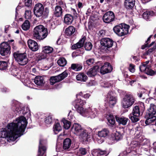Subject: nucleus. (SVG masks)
Listing matches in <instances>:
<instances>
[{
	"mask_svg": "<svg viewBox=\"0 0 156 156\" xmlns=\"http://www.w3.org/2000/svg\"><path fill=\"white\" fill-rule=\"evenodd\" d=\"M27 122L23 116H20L7 126V129L4 128L0 132V146L5 144L7 141L10 142L15 140L23 135Z\"/></svg>",
	"mask_w": 156,
	"mask_h": 156,
	"instance_id": "f257e3e1",
	"label": "nucleus"
},
{
	"mask_svg": "<svg viewBox=\"0 0 156 156\" xmlns=\"http://www.w3.org/2000/svg\"><path fill=\"white\" fill-rule=\"evenodd\" d=\"M76 97L77 99L75 101V108L78 112L83 116L91 119L94 118L98 116V111L96 108L92 106L84 108L82 106L85 105L86 101L79 99L78 97Z\"/></svg>",
	"mask_w": 156,
	"mask_h": 156,
	"instance_id": "f03ea898",
	"label": "nucleus"
},
{
	"mask_svg": "<svg viewBox=\"0 0 156 156\" xmlns=\"http://www.w3.org/2000/svg\"><path fill=\"white\" fill-rule=\"evenodd\" d=\"M33 33L34 38L39 40L44 39L48 35L47 29L42 25L36 26L34 29Z\"/></svg>",
	"mask_w": 156,
	"mask_h": 156,
	"instance_id": "7ed1b4c3",
	"label": "nucleus"
},
{
	"mask_svg": "<svg viewBox=\"0 0 156 156\" xmlns=\"http://www.w3.org/2000/svg\"><path fill=\"white\" fill-rule=\"evenodd\" d=\"M71 131L74 134L79 136L83 141H87L89 135L81 125L77 123H74L71 128Z\"/></svg>",
	"mask_w": 156,
	"mask_h": 156,
	"instance_id": "20e7f679",
	"label": "nucleus"
},
{
	"mask_svg": "<svg viewBox=\"0 0 156 156\" xmlns=\"http://www.w3.org/2000/svg\"><path fill=\"white\" fill-rule=\"evenodd\" d=\"M34 14L37 17H40L43 14L47 17L48 15L49 12V9L48 8H46L44 10V7L43 5L40 3H38L35 4L34 8Z\"/></svg>",
	"mask_w": 156,
	"mask_h": 156,
	"instance_id": "39448f33",
	"label": "nucleus"
},
{
	"mask_svg": "<svg viewBox=\"0 0 156 156\" xmlns=\"http://www.w3.org/2000/svg\"><path fill=\"white\" fill-rule=\"evenodd\" d=\"M156 114V106L153 104H151L148 112L147 113V119L145 121L146 125H149L153 122L156 119V116H154Z\"/></svg>",
	"mask_w": 156,
	"mask_h": 156,
	"instance_id": "423d86ee",
	"label": "nucleus"
},
{
	"mask_svg": "<svg viewBox=\"0 0 156 156\" xmlns=\"http://www.w3.org/2000/svg\"><path fill=\"white\" fill-rule=\"evenodd\" d=\"M129 26L125 23H121L114 27L113 30L114 32L119 36L126 34L128 32Z\"/></svg>",
	"mask_w": 156,
	"mask_h": 156,
	"instance_id": "0eeeda50",
	"label": "nucleus"
},
{
	"mask_svg": "<svg viewBox=\"0 0 156 156\" xmlns=\"http://www.w3.org/2000/svg\"><path fill=\"white\" fill-rule=\"evenodd\" d=\"M13 56L15 60L20 65H25L28 62V59L26 53L16 51L13 53Z\"/></svg>",
	"mask_w": 156,
	"mask_h": 156,
	"instance_id": "6e6552de",
	"label": "nucleus"
},
{
	"mask_svg": "<svg viewBox=\"0 0 156 156\" xmlns=\"http://www.w3.org/2000/svg\"><path fill=\"white\" fill-rule=\"evenodd\" d=\"M135 101V98L132 94H127L122 101V106L124 108H128L133 105Z\"/></svg>",
	"mask_w": 156,
	"mask_h": 156,
	"instance_id": "1a4fd4ad",
	"label": "nucleus"
},
{
	"mask_svg": "<svg viewBox=\"0 0 156 156\" xmlns=\"http://www.w3.org/2000/svg\"><path fill=\"white\" fill-rule=\"evenodd\" d=\"M0 54L2 56H7L10 53V47L7 42L2 43L0 46Z\"/></svg>",
	"mask_w": 156,
	"mask_h": 156,
	"instance_id": "9d476101",
	"label": "nucleus"
},
{
	"mask_svg": "<svg viewBox=\"0 0 156 156\" xmlns=\"http://www.w3.org/2000/svg\"><path fill=\"white\" fill-rule=\"evenodd\" d=\"M68 74L66 71H65L57 76L51 77L50 80L51 84L53 85L55 83L61 81L66 77Z\"/></svg>",
	"mask_w": 156,
	"mask_h": 156,
	"instance_id": "9b49d317",
	"label": "nucleus"
},
{
	"mask_svg": "<svg viewBox=\"0 0 156 156\" xmlns=\"http://www.w3.org/2000/svg\"><path fill=\"white\" fill-rule=\"evenodd\" d=\"M135 138L137 139V140L133 141L131 143V147H134L138 146L141 142L145 140L143 139V137L141 136L140 132L138 133V132H136L135 133Z\"/></svg>",
	"mask_w": 156,
	"mask_h": 156,
	"instance_id": "f8f14e48",
	"label": "nucleus"
},
{
	"mask_svg": "<svg viewBox=\"0 0 156 156\" xmlns=\"http://www.w3.org/2000/svg\"><path fill=\"white\" fill-rule=\"evenodd\" d=\"M115 18V15L112 11H108L103 16V19L104 22L108 23L113 21Z\"/></svg>",
	"mask_w": 156,
	"mask_h": 156,
	"instance_id": "ddd939ff",
	"label": "nucleus"
},
{
	"mask_svg": "<svg viewBox=\"0 0 156 156\" xmlns=\"http://www.w3.org/2000/svg\"><path fill=\"white\" fill-rule=\"evenodd\" d=\"M46 143V141L43 139H41L39 141L38 154L40 156H46L45 154L46 148L44 145Z\"/></svg>",
	"mask_w": 156,
	"mask_h": 156,
	"instance_id": "4468645a",
	"label": "nucleus"
},
{
	"mask_svg": "<svg viewBox=\"0 0 156 156\" xmlns=\"http://www.w3.org/2000/svg\"><path fill=\"white\" fill-rule=\"evenodd\" d=\"M107 100L110 107L114 106L117 102L116 98L113 96V93L112 91L109 92L107 95Z\"/></svg>",
	"mask_w": 156,
	"mask_h": 156,
	"instance_id": "2eb2a0df",
	"label": "nucleus"
},
{
	"mask_svg": "<svg viewBox=\"0 0 156 156\" xmlns=\"http://www.w3.org/2000/svg\"><path fill=\"white\" fill-rule=\"evenodd\" d=\"M113 41L109 38H103L101 40V44L107 48L111 47L113 44Z\"/></svg>",
	"mask_w": 156,
	"mask_h": 156,
	"instance_id": "dca6fc26",
	"label": "nucleus"
},
{
	"mask_svg": "<svg viewBox=\"0 0 156 156\" xmlns=\"http://www.w3.org/2000/svg\"><path fill=\"white\" fill-rule=\"evenodd\" d=\"M112 69V67L110 64L108 62H106L101 67L100 73L102 74H104L111 72Z\"/></svg>",
	"mask_w": 156,
	"mask_h": 156,
	"instance_id": "f3484780",
	"label": "nucleus"
},
{
	"mask_svg": "<svg viewBox=\"0 0 156 156\" xmlns=\"http://www.w3.org/2000/svg\"><path fill=\"white\" fill-rule=\"evenodd\" d=\"M27 44L29 48L33 51H36L38 50V44L34 41L32 40H29L27 41Z\"/></svg>",
	"mask_w": 156,
	"mask_h": 156,
	"instance_id": "a211bd4d",
	"label": "nucleus"
},
{
	"mask_svg": "<svg viewBox=\"0 0 156 156\" xmlns=\"http://www.w3.org/2000/svg\"><path fill=\"white\" fill-rule=\"evenodd\" d=\"M86 39V37L85 36H83L80 40L78 42L72 45L71 47L72 49H76L82 47Z\"/></svg>",
	"mask_w": 156,
	"mask_h": 156,
	"instance_id": "6ab92c4d",
	"label": "nucleus"
},
{
	"mask_svg": "<svg viewBox=\"0 0 156 156\" xmlns=\"http://www.w3.org/2000/svg\"><path fill=\"white\" fill-rule=\"evenodd\" d=\"M74 18L72 15L70 14H66L65 15L64 18V23L66 25H70L73 22Z\"/></svg>",
	"mask_w": 156,
	"mask_h": 156,
	"instance_id": "aec40b11",
	"label": "nucleus"
},
{
	"mask_svg": "<svg viewBox=\"0 0 156 156\" xmlns=\"http://www.w3.org/2000/svg\"><path fill=\"white\" fill-rule=\"evenodd\" d=\"M75 31V28L72 26H70L66 29L65 33L66 36L69 37L73 35Z\"/></svg>",
	"mask_w": 156,
	"mask_h": 156,
	"instance_id": "412c9836",
	"label": "nucleus"
},
{
	"mask_svg": "<svg viewBox=\"0 0 156 156\" xmlns=\"http://www.w3.org/2000/svg\"><path fill=\"white\" fill-rule=\"evenodd\" d=\"M115 119L116 121L119 125H126L127 124V122L128 121H129V119L127 118L122 117H115Z\"/></svg>",
	"mask_w": 156,
	"mask_h": 156,
	"instance_id": "4be33fe9",
	"label": "nucleus"
},
{
	"mask_svg": "<svg viewBox=\"0 0 156 156\" xmlns=\"http://www.w3.org/2000/svg\"><path fill=\"white\" fill-rule=\"evenodd\" d=\"M99 67L98 66H96L90 69L87 72V75L90 77H92L96 75L97 72L98 71Z\"/></svg>",
	"mask_w": 156,
	"mask_h": 156,
	"instance_id": "5701e85b",
	"label": "nucleus"
},
{
	"mask_svg": "<svg viewBox=\"0 0 156 156\" xmlns=\"http://www.w3.org/2000/svg\"><path fill=\"white\" fill-rule=\"evenodd\" d=\"M54 14L56 17H58L61 16L62 11V7L59 5H57L53 10Z\"/></svg>",
	"mask_w": 156,
	"mask_h": 156,
	"instance_id": "b1692460",
	"label": "nucleus"
},
{
	"mask_svg": "<svg viewBox=\"0 0 156 156\" xmlns=\"http://www.w3.org/2000/svg\"><path fill=\"white\" fill-rule=\"evenodd\" d=\"M156 16V13L152 11H147L144 12L143 14V18L146 20H147L151 17Z\"/></svg>",
	"mask_w": 156,
	"mask_h": 156,
	"instance_id": "393cba45",
	"label": "nucleus"
},
{
	"mask_svg": "<svg viewBox=\"0 0 156 156\" xmlns=\"http://www.w3.org/2000/svg\"><path fill=\"white\" fill-rule=\"evenodd\" d=\"M109 131L106 128H104L98 132V136L100 137H106L109 134Z\"/></svg>",
	"mask_w": 156,
	"mask_h": 156,
	"instance_id": "a878e982",
	"label": "nucleus"
},
{
	"mask_svg": "<svg viewBox=\"0 0 156 156\" xmlns=\"http://www.w3.org/2000/svg\"><path fill=\"white\" fill-rule=\"evenodd\" d=\"M135 4V0H125L124 5L127 9H132Z\"/></svg>",
	"mask_w": 156,
	"mask_h": 156,
	"instance_id": "bb28decb",
	"label": "nucleus"
},
{
	"mask_svg": "<svg viewBox=\"0 0 156 156\" xmlns=\"http://www.w3.org/2000/svg\"><path fill=\"white\" fill-rule=\"evenodd\" d=\"M35 83L38 86H42L44 83V78L41 76H36L34 80Z\"/></svg>",
	"mask_w": 156,
	"mask_h": 156,
	"instance_id": "cd10ccee",
	"label": "nucleus"
},
{
	"mask_svg": "<svg viewBox=\"0 0 156 156\" xmlns=\"http://www.w3.org/2000/svg\"><path fill=\"white\" fill-rule=\"evenodd\" d=\"M71 144V140L68 138L66 139L63 142V148L65 150H68L70 147Z\"/></svg>",
	"mask_w": 156,
	"mask_h": 156,
	"instance_id": "c85d7f7f",
	"label": "nucleus"
},
{
	"mask_svg": "<svg viewBox=\"0 0 156 156\" xmlns=\"http://www.w3.org/2000/svg\"><path fill=\"white\" fill-rule=\"evenodd\" d=\"M106 152L100 149H94L92 151L91 154L93 156H101L105 154Z\"/></svg>",
	"mask_w": 156,
	"mask_h": 156,
	"instance_id": "c756f323",
	"label": "nucleus"
},
{
	"mask_svg": "<svg viewBox=\"0 0 156 156\" xmlns=\"http://www.w3.org/2000/svg\"><path fill=\"white\" fill-rule=\"evenodd\" d=\"M149 61H147L143 63L140 66V69L141 72L145 73L149 67L147 65L149 63Z\"/></svg>",
	"mask_w": 156,
	"mask_h": 156,
	"instance_id": "7c9ffc66",
	"label": "nucleus"
},
{
	"mask_svg": "<svg viewBox=\"0 0 156 156\" xmlns=\"http://www.w3.org/2000/svg\"><path fill=\"white\" fill-rule=\"evenodd\" d=\"M71 68L76 71L80 70L82 68V65L80 64H72L71 65Z\"/></svg>",
	"mask_w": 156,
	"mask_h": 156,
	"instance_id": "2f4dec72",
	"label": "nucleus"
},
{
	"mask_svg": "<svg viewBox=\"0 0 156 156\" xmlns=\"http://www.w3.org/2000/svg\"><path fill=\"white\" fill-rule=\"evenodd\" d=\"M86 75L83 73H80L76 76V79L78 80L85 81L87 79Z\"/></svg>",
	"mask_w": 156,
	"mask_h": 156,
	"instance_id": "473e14b6",
	"label": "nucleus"
},
{
	"mask_svg": "<svg viewBox=\"0 0 156 156\" xmlns=\"http://www.w3.org/2000/svg\"><path fill=\"white\" fill-rule=\"evenodd\" d=\"M62 127L59 123H56L53 126V130L55 134H57L62 130Z\"/></svg>",
	"mask_w": 156,
	"mask_h": 156,
	"instance_id": "72a5a7b5",
	"label": "nucleus"
},
{
	"mask_svg": "<svg viewBox=\"0 0 156 156\" xmlns=\"http://www.w3.org/2000/svg\"><path fill=\"white\" fill-rule=\"evenodd\" d=\"M30 26L29 21L28 20H26L22 24V27L24 30H27L29 29Z\"/></svg>",
	"mask_w": 156,
	"mask_h": 156,
	"instance_id": "f704fd0d",
	"label": "nucleus"
},
{
	"mask_svg": "<svg viewBox=\"0 0 156 156\" xmlns=\"http://www.w3.org/2000/svg\"><path fill=\"white\" fill-rule=\"evenodd\" d=\"M57 63L59 66H64L67 64V61L64 58H61L58 60Z\"/></svg>",
	"mask_w": 156,
	"mask_h": 156,
	"instance_id": "c9c22d12",
	"label": "nucleus"
},
{
	"mask_svg": "<svg viewBox=\"0 0 156 156\" xmlns=\"http://www.w3.org/2000/svg\"><path fill=\"white\" fill-rule=\"evenodd\" d=\"M53 48L49 46H45L43 48V52L45 54L51 53L53 51Z\"/></svg>",
	"mask_w": 156,
	"mask_h": 156,
	"instance_id": "e433bc0d",
	"label": "nucleus"
},
{
	"mask_svg": "<svg viewBox=\"0 0 156 156\" xmlns=\"http://www.w3.org/2000/svg\"><path fill=\"white\" fill-rule=\"evenodd\" d=\"M132 114L136 116H139L140 115V109L138 106H135L133 108Z\"/></svg>",
	"mask_w": 156,
	"mask_h": 156,
	"instance_id": "4c0bfd02",
	"label": "nucleus"
},
{
	"mask_svg": "<svg viewBox=\"0 0 156 156\" xmlns=\"http://www.w3.org/2000/svg\"><path fill=\"white\" fill-rule=\"evenodd\" d=\"M62 121L64 128L66 129H68L70 126L71 122L64 119H62Z\"/></svg>",
	"mask_w": 156,
	"mask_h": 156,
	"instance_id": "58836bf2",
	"label": "nucleus"
},
{
	"mask_svg": "<svg viewBox=\"0 0 156 156\" xmlns=\"http://www.w3.org/2000/svg\"><path fill=\"white\" fill-rule=\"evenodd\" d=\"M139 116H136L132 114H130L129 115V118L132 122H136L138 121L139 120Z\"/></svg>",
	"mask_w": 156,
	"mask_h": 156,
	"instance_id": "ea45409f",
	"label": "nucleus"
},
{
	"mask_svg": "<svg viewBox=\"0 0 156 156\" xmlns=\"http://www.w3.org/2000/svg\"><path fill=\"white\" fill-rule=\"evenodd\" d=\"M107 119L108 122L111 125H113L115 123V118L113 115H109L107 117Z\"/></svg>",
	"mask_w": 156,
	"mask_h": 156,
	"instance_id": "a19ab883",
	"label": "nucleus"
},
{
	"mask_svg": "<svg viewBox=\"0 0 156 156\" xmlns=\"http://www.w3.org/2000/svg\"><path fill=\"white\" fill-rule=\"evenodd\" d=\"M8 66L7 63L5 61H0V69L4 70L6 69Z\"/></svg>",
	"mask_w": 156,
	"mask_h": 156,
	"instance_id": "79ce46f5",
	"label": "nucleus"
},
{
	"mask_svg": "<svg viewBox=\"0 0 156 156\" xmlns=\"http://www.w3.org/2000/svg\"><path fill=\"white\" fill-rule=\"evenodd\" d=\"M121 138V135L119 132H117L114 134H113V140L117 141L120 140Z\"/></svg>",
	"mask_w": 156,
	"mask_h": 156,
	"instance_id": "37998d69",
	"label": "nucleus"
},
{
	"mask_svg": "<svg viewBox=\"0 0 156 156\" xmlns=\"http://www.w3.org/2000/svg\"><path fill=\"white\" fill-rule=\"evenodd\" d=\"M145 73L148 75L153 76L156 74V72L150 69L148 67L147 70H146Z\"/></svg>",
	"mask_w": 156,
	"mask_h": 156,
	"instance_id": "c03bdc74",
	"label": "nucleus"
},
{
	"mask_svg": "<svg viewBox=\"0 0 156 156\" xmlns=\"http://www.w3.org/2000/svg\"><path fill=\"white\" fill-rule=\"evenodd\" d=\"M47 55L44 53L43 51L42 53L39 54L37 56V58L38 60H40L42 59L45 58L47 57Z\"/></svg>",
	"mask_w": 156,
	"mask_h": 156,
	"instance_id": "a18cd8bd",
	"label": "nucleus"
},
{
	"mask_svg": "<svg viewBox=\"0 0 156 156\" xmlns=\"http://www.w3.org/2000/svg\"><path fill=\"white\" fill-rule=\"evenodd\" d=\"M31 12L29 10H26L25 11V17L26 19H30L31 17Z\"/></svg>",
	"mask_w": 156,
	"mask_h": 156,
	"instance_id": "49530a36",
	"label": "nucleus"
},
{
	"mask_svg": "<svg viewBox=\"0 0 156 156\" xmlns=\"http://www.w3.org/2000/svg\"><path fill=\"white\" fill-rule=\"evenodd\" d=\"M92 45L90 42H86L84 45V48L87 51H90L92 48Z\"/></svg>",
	"mask_w": 156,
	"mask_h": 156,
	"instance_id": "de8ad7c7",
	"label": "nucleus"
},
{
	"mask_svg": "<svg viewBox=\"0 0 156 156\" xmlns=\"http://www.w3.org/2000/svg\"><path fill=\"white\" fill-rule=\"evenodd\" d=\"M89 94H85L82 92H80L76 95V97L78 98L79 96H82L84 98H88L90 96Z\"/></svg>",
	"mask_w": 156,
	"mask_h": 156,
	"instance_id": "09e8293b",
	"label": "nucleus"
},
{
	"mask_svg": "<svg viewBox=\"0 0 156 156\" xmlns=\"http://www.w3.org/2000/svg\"><path fill=\"white\" fill-rule=\"evenodd\" d=\"M56 5L61 6V7L65 8L66 7L65 3L62 0H56Z\"/></svg>",
	"mask_w": 156,
	"mask_h": 156,
	"instance_id": "8fccbe9b",
	"label": "nucleus"
},
{
	"mask_svg": "<svg viewBox=\"0 0 156 156\" xmlns=\"http://www.w3.org/2000/svg\"><path fill=\"white\" fill-rule=\"evenodd\" d=\"M52 122V117L51 116H49L47 117L45 120V123L47 124H51Z\"/></svg>",
	"mask_w": 156,
	"mask_h": 156,
	"instance_id": "3c124183",
	"label": "nucleus"
},
{
	"mask_svg": "<svg viewBox=\"0 0 156 156\" xmlns=\"http://www.w3.org/2000/svg\"><path fill=\"white\" fill-rule=\"evenodd\" d=\"M87 151L85 148H81L79 150L78 153L82 155H84L86 154Z\"/></svg>",
	"mask_w": 156,
	"mask_h": 156,
	"instance_id": "603ef678",
	"label": "nucleus"
},
{
	"mask_svg": "<svg viewBox=\"0 0 156 156\" xmlns=\"http://www.w3.org/2000/svg\"><path fill=\"white\" fill-rule=\"evenodd\" d=\"M101 86L105 87H108L112 86V84L109 82H105L104 83H102L101 84Z\"/></svg>",
	"mask_w": 156,
	"mask_h": 156,
	"instance_id": "864d4df0",
	"label": "nucleus"
},
{
	"mask_svg": "<svg viewBox=\"0 0 156 156\" xmlns=\"http://www.w3.org/2000/svg\"><path fill=\"white\" fill-rule=\"evenodd\" d=\"M24 2L26 6L29 7L32 5V0H24Z\"/></svg>",
	"mask_w": 156,
	"mask_h": 156,
	"instance_id": "5fc2aeb1",
	"label": "nucleus"
},
{
	"mask_svg": "<svg viewBox=\"0 0 156 156\" xmlns=\"http://www.w3.org/2000/svg\"><path fill=\"white\" fill-rule=\"evenodd\" d=\"M135 66L134 65L132 64H130L129 68V71L132 73L134 72L135 70Z\"/></svg>",
	"mask_w": 156,
	"mask_h": 156,
	"instance_id": "6e6d98bb",
	"label": "nucleus"
},
{
	"mask_svg": "<svg viewBox=\"0 0 156 156\" xmlns=\"http://www.w3.org/2000/svg\"><path fill=\"white\" fill-rule=\"evenodd\" d=\"M94 62V59L93 58H90L86 60V62L88 65L90 66L93 64Z\"/></svg>",
	"mask_w": 156,
	"mask_h": 156,
	"instance_id": "4d7b16f0",
	"label": "nucleus"
},
{
	"mask_svg": "<svg viewBox=\"0 0 156 156\" xmlns=\"http://www.w3.org/2000/svg\"><path fill=\"white\" fill-rule=\"evenodd\" d=\"M155 49L154 48V47L151 48L149 49L146 52V54L147 55L151 54L153 51H154Z\"/></svg>",
	"mask_w": 156,
	"mask_h": 156,
	"instance_id": "13d9d810",
	"label": "nucleus"
},
{
	"mask_svg": "<svg viewBox=\"0 0 156 156\" xmlns=\"http://www.w3.org/2000/svg\"><path fill=\"white\" fill-rule=\"evenodd\" d=\"M14 111L16 114H19L21 113V110L20 109L19 107H16Z\"/></svg>",
	"mask_w": 156,
	"mask_h": 156,
	"instance_id": "bf43d9fd",
	"label": "nucleus"
},
{
	"mask_svg": "<svg viewBox=\"0 0 156 156\" xmlns=\"http://www.w3.org/2000/svg\"><path fill=\"white\" fill-rule=\"evenodd\" d=\"M105 32L104 30H100L99 32L98 35L99 36H103L105 34Z\"/></svg>",
	"mask_w": 156,
	"mask_h": 156,
	"instance_id": "052dcab7",
	"label": "nucleus"
},
{
	"mask_svg": "<svg viewBox=\"0 0 156 156\" xmlns=\"http://www.w3.org/2000/svg\"><path fill=\"white\" fill-rule=\"evenodd\" d=\"M77 6L79 8H81L83 6V3L80 2H79L78 3Z\"/></svg>",
	"mask_w": 156,
	"mask_h": 156,
	"instance_id": "680f3d73",
	"label": "nucleus"
},
{
	"mask_svg": "<svg viewBox=\"0 0 156 156\" xmlns=\"http://www.w3.org/2000/svg\"><path fill=\"white\" fill-rule=\"evenodd\" d=\"M153 147L154 151L156 153V142H155L153 144Z\"/></svg>",
	"mask_w": 156,
	"mask_h": 156,
	"instance_id": "e2e57ef3",
	"label": "nucleus"
},
{
	"mask_svg": "<svg viewBox=\"0 0 156 156\" xmlns=\"http://www.w3.org/2000/svg\"><path fill=\"white\" fill-rule=\"evenodd\" d=\"M24 109H26L27 111L25 112H23V113H26L28 112H30V110L28 107H26V108H24Z\"/></svg>",
	"mask_w": 156,
	"mask_h": 156,
	"instance_id": "0e129e2a",
	"label": "nucleus"
},
{
	"mask_svg": "<svg viewBox=\"0 0 156 156\" xmlns=\"http://www.w3.org/2000/svg\"><path fill=\"white\" fill-rule=\"evenodd\" d=\"M154 42H152L149 45H147L148 43H147L146 44V47H150L151 46H152L154 44Z\"/></svg>",
	"mask_w": 156,
	"mask_h": 156,
	"instance_id": "69168bd1",
	"label": "nucleus"
},
{
	"mask_svg": "<svg viewBox=\"0 0 156 156\" xmlns=\"http://www.w3.org/2000/svg\"><path fill=\"white\" fill-rule=\"evenodd\" d=\"M32 72L34 73H35L36 72V69L35 68H33L32 69Z\"/></svg>",
	"mask_w": 156,
	"mask_h": 156,
	"instance_id": "338daca9",
	"label": "nucleus"
},
{
	"mask_svg": "<svg viewBox=\"0 0 156 156\" xmlns=\"http://www.w3.org/2000/svg\"><path fill=\"white\" fill-rule=\"evenodd\" d=\"M136 81V80H132V81L129 82V83L130 85H132V83H133L134 82H135Z\"/></svg>",
	"mask_w": 156,
	"mask_h": 156,
	"instance_id": "774afa93",
	"label": "nucleus"
}]
</instances>
